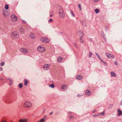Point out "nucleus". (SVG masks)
Listing matches in <instances>:
<instances>
[{"label":"nucleus","mask_w":122,"mask_h":122,"mask_svg":"<svg viewBox=\"0 0 122 122\" xmlns=\"http://www.w3.org/2000/svg\"><path fill=\"white\" fill-rule=\"evenodd\" d=\"M70 117L71 118L72 117V116H70Z\"/></svg>","instance_id":"a18cd8bd"},{"label":"nucleus","mask_w":122,"mask_h":122,"mask_svg":"<svg viewBox=\"0 0 122 122\" xmlns=\"http://www.w3.org/2000/svg\"><path fill=\"white\" fill-rule=\"evenodd\" d=\"M20 51L24 54L27 53L28 52V50L25 48H22L20 50Z\"/></svg>","instance_id":"6e6552de"},{"label":"nucleus","mask_w":122,"mask_h":122,"mask_svg":"<svg viewBox=\"0 0 122 122\" xmlns=\"http://www.w3.org/2000/svg\"><path fill=\"white\" fill-rule=\"evenodd\" d=\"M49 86L51 87L52 88H54V84H52L51 85H50Z\"/></svg>","instance_id":"bb28decb"},{"label":"nucleus","mask_w":122,"mask_h":122,"mask_svg":"<svg viewBox=\"0 0 122 122\" xmlns=\"http://www.w3.org/2000/svg\"><path fill=\"white\" fill-rule=\"evenodd\" d=\"M50 17H52V15H50Z\"/></svg>","instance_id":"37998d69"},{"label":"nucleus","mask_w":122,"mask_h":122,"mask_svg":"<svg viewBox=\"0 0 122 122\" xmlns=\"http://www.w3.org/2000/svg\"><path fill=\"white\" fill-rule=\"evenodd\" d=\"M24 106L25 107L29 108L31 106V104L30 102L28 101L25 102L24 104Z\"/></svg>","instance_id":"f03ea898"},{"label":"nucleus","mask_w":122,"mask_h":122,"mask_svg":"<svg viewBox=\"0 0 122 122\" xmlns=\"http://www.w3.org/2000/svg\"><path fill=\"white\" fill-rule=\"evenodd\" d=\"M92 53L91 52H90L89 53V57H91L92 56Z\"/></svg>","instance_id":"c85d7f7f"},{"label":"nucleus","mask_w":122,"mask_h":122,"mask_svg":"<svg viewBox=\"0 0 122 122\" xmlns=\"http://www.w3.org/2000/svg\"><path fill=\"white\" fill-rule=\"evenodd\" d=\"M106 55L108 58H112V59L114 57V56L112 54H110L108 53H106Z\"/></svg>","instance_id":"1a4fd4ad"},{"label":"nucleus","mask_w":122,"mask_h":122,"mask_svg":"<svg viewBox=\"0 0 122 122\" xmlns=\"http://www.w3.org/2000/svg\"><path fill=\"white\" fill-rule=\"evenodd\" d=\"M41 41L45 43H47L49 42V39L46 37H42L41 39Z\"/></svg>","instance_id":"7ed1b4c3"},{"label":"nucleus","mask_w":122,"mask_h":122,"mask_svg":"<svg viewBox=\"0 0 122 122\" xmlns=\"http://www.w3.org/2000/svg\"><path fill=\"white\" fill-rule=\"evenodd\" d=\"M105 114L104 112H103L100 113V115H104Z\"/></svg>","instance_id":"cd10ccee"},{"label":"nucleus","mask_w":122,"mask_h":122,"mask_svg":"<svg viewBox=\"0 0 122 122\" xmlns=\"http://www.w3.org/2000/svg\"><path fill=\"white\" fill-rule=\"evenodd\" d=\"M52 21V19H50L48 21L49 22H51Z\"/></svg>","instance_id":"2f4dec72"},{"label":"nucleus","mask_w":122,"mask_h":122,"mask_svg":"<svg viewBox=\"0 0 122 122\" xmlns=\"http://www.w3.org/2000/svg\"><path fill=\"white\" fill-rule=\"evenodd\" d=\"M114 63H115V64L116 65H117V63L116 62H114Z\"/></svg>","instance_id":"ea45409f"},{"label":"nucleus","mask_w":122,"mask_h":122,"mask_svg":"<svg viewBox=\"0 0 122 122\" xmlns=\"http://www.w3.org/2000/svg\"><path fill=\"white\" fill-rule=\"evenodd\" d=\"M5 8L6 9H8L9 8V5H5Z\"/></svg>","instance_id":"393cba45"},{"label":"nucleus","mask_w":122,"mask_h":122,"mask_svg":"<svg viewBox=\"0 0 122 122\" xmlns=\"http://www.w3.org/2000/svg\"><path fill=\"white\" fill-rule=\"evenodd\" d=\"M45 118H43L41 119L40 120L38 121L37 122H45Z\"/></svg>","instance_id":"a211bd4d"},{"label":"nucleus","mask_w":122,"mask_h":122,"mask_svg":"<svg viewBox=\"0 0 122 122\" xmlns=\"http://www.w3.org/2000/svg\"><path fill=\"white\" fill-rule=\"evenodd\" d=\"M4 64H5L4 62H3L1 63V65L2 66H3L4 65Z\"/></svg>","instance_id":"7c9ffc66"},{"label":"nucleus","mask_w":122,"mask_h":122,"mask_svg":"<svg viewBox=\"0 0 122 122\" xmlns=\"http://www.w3.org/2000/svg\"><path fill=\"white\" fill-rule=\"evenodd\" d=\"M59 13L60 14V16L61 17H63L64 16V13L62 9H60L59 10Z\"/></svg>","instance_id":"39448f33"},{"label":"nucleus","mask_w":122,"mask_h":122,"mask_svg":"<svg viewBox=\"0 0 122 122\" xmlns=\"http://www.w3.org/2000/svg\"><path fill=\"white\" fill-rule=\"evenodd\" d=\"M86 95L87 96H89L91 95V92L89 90H87L86 92Z\"/></svg>","instance_id":"dca6fc26"},{"label":"nucleus","mask_w":122,"mask_h":122,"mask_svg":"<svg viewBox=\"0 0 122 122\" xmlns=\"http://www.w3.org/2000/svg\"><path fill=\"white\" fill-rule=\"evenodd\" d=\"M96 54V55L99 58L100 61L104 63V61L101 58V57H100V56H99L96 53H95Z\"/></svg>","instance_id":"f3484780"},{"label":"nucleus","mask_w":122,"mask_h":122,"mask_svg":"<svg viewBox=\"0 0 122 122\" xmlns=\"http://www.w3.org/2000/svg\"><path fill=\"white\" fill-rule=\"evenodd\" d=\"M95 11L96 13H97L99 12V11L98 9H96L95 10Z\"/></svg>","instance_id":"b1692460"},{"label":"nucleus","mask_w":122,"mask_h":122,"mask_svg":"<svg viewBox=\"0 0 122 122\" xmlns=\"http://www.w3.org/2000/svg\"><path fill=\"white\" fill-rule=\"evenodd\" d=\"M62 58L61 57H58L57 59L58 61L59 62H61L62 61Z\"/></svg>","instance_id":"aec40b11"},{"label":"nucleus","mask_w":122,"mask_h":122,"mask_svg":"<svg viewBox=\"0 0 122 122\" xmlns=\"http://www.w3.org/2000/svg\"><path fill=\"white\" fill-rule=\"evenodd\" d=\"M76 79L78 80H81L82 79V76L81 75H77L76 76Z\"/></svg>","instance_id":"ddd939ff"},{"label":"nucleus","mask_w":122,"mask_h":122,"mask_svg":"<svg viewBox=\"0 0 122 122\" xmlns=\"http://www.w3.org/2000/svg\"><path fill=\"white\" fill-rule=\"evenodd\" d=\"M11 18L12 20L13 21H16L18 19L17 16L14 14H12L11 15Z\"/></svg>","instance_id":"423d86ee"},{"label":"nucleus","mask_w":122,"mask_h":122,"mask_svg":"<svg viewBox=\"0 0 122 122\" xmlns=\"http://www.w3.org/2000/svg\"><path fill=\"white\" fill-rule=\"evenodd\" d=\"M78 7H79V8L80 10H81V5L80 4H79L78 5Z\"/></svg>","instance_id":"473e14b6"},{"label":"nucleus","mask_w":122,"mask_h":122,"mask_svg":"<svg viewBox=\"0 0 122 122\" xmlns=\"http://www.w3.org/2000/svg\"><path fill=\"white\" fill-rule=\"evenodd\" d=\"M97 116V115H95L94 116H95H95Z\"/></svg>","instance_id":"c03bdc74"},{"label":"nucleus","mask_w":122,"mask_h":122,"mask_svg":"<svg viewBox=\"0 0 122 122\" xmlns=\"http://www.w3.org/2000/svg\"><path fill=\"white\" fill-rule=\"evenodd\" d=\"M28 83V81L26 79L25 80L24 85L25 86H26L27 85Z\"/></svg>","instance_id":"412c9836"},{"label":"nucleus","mask_w":122,"mask_h":122,"mask_svg":"<svg viewBox=\"0 0 122 122\" xmlns=\"http://www.w3.org/2000/svg\"><path fill=\"white\" fill-rule=\"evenodd\" d=\"M53 114V113L52 112H51L50 113V115H51L52 114Z\"/></svg>","instance_id":"e433bc0d"},{"label":"nucleus","mask_w":122,"mask_h":122,"mask_svg":"<svg viewBox=\"0 0 122 122\" xmlns=\"http://www.w3.org/2000/svg\"><path fill=\"white\" fill-rule=\"evenodd\" d=\"M120 105L122 106V100H121L120 102Z\"/></svg>","instance_id":"4c0bfd02"},{"label":"nucleus","mask_w":122,"mask_h":122,"mask_svg":"<svg viewBox=\"0 0 122 122\" xmlns=\"http://www.w3.org/2000/svg\"><path fill=\"white\" fill-rule=\"evenodd\" d=\"M82 23L83 25H86V24H84V23Z\"/></svg>","instance_id":"a19ab883"},{"label":"nucleus","mask_w":122,"mask_h":122,"mask_svg":"<svg viewBox=\"0 0 122 122\" xmlns=\"http://www.w3.org/2000/svg\"><path fill=\"white\" fill-rule=\"evenodd\" d=\"M11 122H13V121H11Z\"/></svg>","instance_id":"49530a36"},{"label":"nucleus","mask_w":122,"mask_h":122,"mask_svg":"<svg viewBox=\"0 0 122 122\" xmlns=\"http://www.w3.org/2000/svg\"><path fill=\"white\" fill-rule=\"evenodd\" d=\"M78 35L80 36V37H82L83 35V34L82 32L79 31L77 32Z\"/></svg>","instance_id":"f8f14e48"},{"label":"nucleus","mask_w":122,"mask_h":122,"mask_svg":"<svg viewBox=\"0 0 122 122\" xmlns=\"http://www.w3.org/2000/svg\"><path fill=\"white\" fill-rule=\"evenodd\" d=\"M9 81H10V85H13V81L11 80V79H9Z\"/></svg>","instance_id":"4be33fe9"},{"label":"nucleus","mask_w":122,"mask_h":122,"mask_svg":"<svg viewBox=\"0 0 122 122\" xmlns=\"http://www.w3.org/2000/svg\"><path fill=\"white\" fill-rule=\"evenodd\" d=\"M37 50L40 52H43L45 51L46 49L42 46H38L37 48Z\"/></svg>","instance_id":"f257e3e1"},{"label":"nucleus","mask_w":122,"mask_h":122,"mask_svg":"<svg viewBox=\"0 0 122 122\" xmlns=\"http://www.w3.org/2000/svg\"><path fill=\"white\" fill-rule=\"evenodd\" d=\"M1 122H6V119L5 118H4L2 119V121Z\"/></svg>","instance_id":"5701e85b"},{"label":"nucleus","mask_w":122,"mask_h":122,"mask_svg":"<svg viewBox=\"0 0 122 122\" xmlns=\"http://www.w3.org/2000/svg\"><path fill=\"white\" fill-rule=\"evenodd\" d=\"M81 39H82L81 38L80 39V40L81 42H83V41H81Z\"/></svg>","instance_id":"58836bf2"},{"label":"nucleus","mask_w":122,"mask_h":122,"mask_svg":"<svg viewBox=\"0 0 122 122\" xmlns=\"http://www.w3.org/2000/svg\"><path fill=\"white\" fill-rule=\"evenodd\" d=\"M23 85L21 83H20L19 85V86L20 88H21L22 86Z\"/></svg>","instance_id":"a878e982"},{"label":"nucleus","mask_w":122,"mask_h":122,"mask_svg":"<svg viewBox=\"0 0 122 122\" xmlns=\"http://www.w3.org/2000/svg\"><path fill=\"white\" fill-rule=\"evenodd\" d=\"M117 115L118 116H120L121 115L122 116V111L120 109H118L117 110Z\"/></svg>","instance_id":"9d476101"},{"label":"nucleus","mask_w":122,"mask_h":122,"mask_svg":"<svg viewBox=\"0 0 122 122\" xmlns=\"http://www.w3.org/2000/svg\"><path fill=\"white\" fill-rule=\"evenodd\" d=\"M111 75L112 76L116 77L117 76L116 74L113 72H111Z\"/></svg>","instance_id":"4468645a"},{"label":"nucleus","mask_w":122,"mask_h":122,"mask_svg":"<svg viewBox=\"0 0 122 122\" xmlns=\"http://www.w3.org/2000/svg\"><path fill=\"white\" fill-rule=\"evenodd\" d=\"M11 36L12 37L16 38L18 37V34L17 32H14L12 33Z\"/></svg>","instance_id":"20e7f679"},{"label":"nucleus","mask_w":122,"mask_h":122,"mask_svg":"<svg viewBox=\"0 0 122 122\" xmlns=\"http://www.w3.org/2000/svg\"><path fill=\"white\" fill-rule=\"evenodd\" d=\"M50 65L48 64H45L43 66V68L45 70H47L50 68Z\"/></svg>","instance_id":"0eeeda50"},{"label":"nucleus","mask_w":122,"mask_h":122,"mask_svg":"<svg viewBox=\"0 0 122 122\" xmlns=\"http://www.w3.org/2000/svg\"><path fill=\"white\" fill-rule=\"evenodd\" d=\"M67 88V86L66 85H62L61 86V89L63 90H65Z\"/></svg>","instance_id":"2eb2a0df"},{"label":"nucleus","mask_w":122,"mask_h":122,"mask_svg":"<svg viewBox=\"0 0 122 122\" xmlns=\"http://www.w3.org/2000/svg\"><path fill=\"white\" fill-rule=\"evenodd\" d=\"M22 30H21L20 31L22 32Z\"/></svg>","instance_id":"79ce46f5"},{"label":"nucleus","mask_w":122,"mask_h":122,"mask_svg":"<svg viewBox=\"0 0 122 122\" xmlns=\"http://www.w3.org/2000/svg\"><path fill=\"white\" fill-rule=\"evenodd\" d=\"M100 0H94V1L95 2H97L99 1Z\"/></svg>","instance_id":"72a5a7b5"},{"label":"nucleus","mask_w":122,"mask_h":122,"mask_svg":"<svg viewBox=\"0 0 122 122\" xmlns=\"http://www.w3.org/2000/svg\"><path fill=\"white\" fill-rule=\"evenodd\" d=\"M81 96H82V95H77V97H81Z\"/></svg>","instance_id":"f704fd0d"},{"label":"nucleus","mask_w":122,"mask_h":122,"mask_svg":"<svg viewBox=\"0 0 122 122\" xmlns=\"http://www.w3.org/2000/svg\"><path fill=\"white\" fill-rule=\"evenodd\" d=\"M3 68L2 67H1L0 68V70L1 71L2 70Z\"/></svg>","instance_id":"c9c22d12"},{"label":"nucleus","mask_w":122,"mask_h":122,"mask_svg":"<svg viewBox=\"0 0 122 122\" xmlns=\"http://www.w3.org/2000/svg\"><path fill=\"white\" fill-rule=\"evenodd\" d=\"M28 120L27 119H21L19 120V122H27Z\"/></svg>","instance_id":"9b49d317"},{"label":"nucleus","mask_w":122,"mask_h":122,"mask_svg":"<svg viewBox=\"0 0 122 122\" xmlns=\"http://www.w3.org/2000/svg\"><path fill=\"white\" fill-rule=\"evenodd\" d=\"M71 13L72 15V16H75V15H74V14L73 13V12L72 11H71Z\"/></svg>","instance_id":"c756f323"},{"label":"nucleus","mask_w":122,"mask_h":122,"mask_svg":"<svg viewBox=\"0 0 122 122\" xmlns=\"http://www.w3.org/2000/svg\"><path fill=\"white\" fill-rule=\"evenodd\" d=\"M30 37L32 38H34L35 36V35L33 33H31L30 35Z\"/></svg>","instance_id":"6ab92c4d"}]
</instances>
